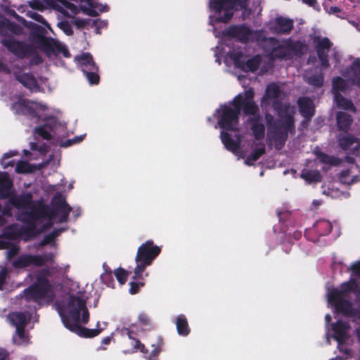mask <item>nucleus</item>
<instances>
[{
    "label": "nucleus",
    "mask_w": 360,
    "mask_h": 360,
    "mask_svg": "<svg viewBox=\"0 0 360 360\" xmlns=\"http://www.w3.org/2000/svg\"><path fill=\"white\" fill-rule=\"evenodd\" d=\"M230 58L233 60L234 65L240 69L244 67V61L242 60L243 53L242 51H234L230 53Z\"/></svg>",
    "instance_id": "37998d69"
},
{
    "label": "nucleus",
    "mask_w": 360,
    "mask_h": 360,
    "mask_svg": "<svg viewBox=\"0 0 360 360\" xmlns=\"http://www.w3.org/2000/svg\"><path fill=\"white\" fill-rule=\"evenodd\" d=\"M240 115L239 106L221 105V113L218 119L219 127L226 131H238Z\"/></svg>",
    "instance_id": "0eeeda50"
},
{
    "label": "nucleus",
    "mask_w": 360,
    "mask_h": 360,
    "mask_svg": "<svg viewBox=\"0 0 360 360\" xmlns=\"http://www.w3.org/2000/svg\"><path fill=\"white\" fill-rule=\"evenodd\" d=\"M31 104L37 103L29 99L20 98L12 104V109L18 115H23L30 119H39V115Z\"/></svg>",
    "instance_id": "2eb2a0df"
},
{
    "label": "nucleus",
    "mask_w": 360,
    "mask_h": 360,
    "mask_svg": "<svg viewBox=\"0 0 360 360\" xmlns=\"http://www.w3.org/2000/svg\"><path fill=\"white\" fill-rule=\"evenodd\" d=\"M60 28L64 31V32L66 34H68V35L72 34V27L68 22H60Z\"/></svg>",
    "instance_id": "e2e57ef3"
},
{
    "label": "nucleus",
    "mask_w": 360,
    "mask_h": 360,
    "mask_svg": "<svg viewBox=\"0 0 360 360\" xmlns=\"http://www.w3.org/2000/svg\"><path fill=\"white\" fill-rule=\"evenodd\" d=\"M334 100L339 108L356 112V108L352 103V100L345 98L342 94L334 96Z\"/></svg>",
    "instance_id": "473e14b6"
},
{
    "label": "nucleus",
    "mask_w": 360,
    "mask_h": 360,
    "mask_svg": "<svg viewBox=\"0 0 360 360\" xmlns=\"http://www.w3.org/2000/svg\"><path fill=\"white\" fill-rule=\"evenodd\" d=\"M262 63V58L259 55H255L252 58L248 59L245 63L244 62V67L242 70L245 72H255L258 70Z\"/></svg>",
    "instance_id": "f704fd0d"
},
{
    "label": "nucleus",
    "mask_w": 360,
    "mask_h": 360,
    "mask_svg": "<svg viewBox=\"0 0 360 360\" xmlns=\"http://www.w3.org/2000/svg\"><path fill=\"white\" fill-rule=\"evenodd\" d=\"M276 214H277V217L279 219V221L283 222V223L288 221L292 215V213L290 211L285 210L284 208L277 209Z\"/></svg>",
    "instance_id": "49530a36"
},
{
    "label": "nucleus",
    "mask_w": 360,
    "mask_h": 360,
    "mask_svg": "<svg viewBox=\"0 0 360 360\" xmlns=\"http://www.w3.org/2000/svg\"><path fill=\"white\" fill-rule=\"evenodd\" d=\"M232 105L239 106L240 113L243 110L245 115L251 116L250 117H260L259 109L255 101H245L243 103H231Z\"/></svg>",
    "instance_id": "b1692460"
},
{
    "label": "nucleus",
    "mask_w": 360,
    "mask_h": 360,
    "mask_svg": "<svg viewBox=\"0 0 360 360\" xmlns=\"http://www.w3.org/2000/svg\"><path fill=\"white\" fill-rule=\"evenodd\" d=\"M265 146L262 143L260 147L253 149L251 154L247 158L245 164L248 165H252L253 162L257 161L260 157L265 154Z\"/></svg>",
    "instance_id": "e433bc0d"
},
{
    "label": "nucleus",
    "mask_w": 360,
    "mask_h": 360,
    "mask_svg": "<svg viewBox=\"0 0 360 360\" xmlns=\"http://www.w3.org/2000/svg\"><path fill=\"white\" fill-rule=\"evenodd\" d=\"M8 25H11V21L4 17L3 15H0V32L3 30L6 29Z\"/></svg>",
    "instance_id": "052dcab7"
},
{
    "label": "nucleus",
    "mask_w": 360,
    "mask_h": 360,
    "mask_svg": "<svg viewBox=\"0 0 360 360\" xmlns=\"http://www.w3.org/2000/svg\"><path fill=\"white\" fill-rule=\"evenodd\" d=\"M333 44L329 38L316 35V56L320 61L321 69H328L330 68L328 60V53Z\"/></svg>",
    "instance_id": "ddd939ff"
},
{
    "label": "nucleus",
    "mask_w": 360,
    "mask_h": 360,
    "mask_svg": "<svg viewBox=\"0 0 360 360\" xmlns=\"http://www.w3.org/2000/svg\"><path fill=\"white\" fill-rule=\"evenodd\" d=\"M60 307L65 309L66 314L70 319V323L75 322V318L72 316V311L75 310L79 314V319H80V313L82 314V322L84 324L87 323L89 320V313L86 308V302L84 299L78 296L71 295L68 300L66 306H58V309Z\"/></svg>",
    "instance_id": "1a4fd4ad"
},
{
    "label": "nucleus",
    "mask_w": 360,
    "mask_h": 360,
    "mask_svg": "<svg viewBox=\"0 0 360 360\" xmlns=\"http://www.w3.org/2000/svg\"><path fill=\"white\" fill-rule=\"evenodd\" d=\"M56 49L58 52L61 53L65 58H69L71 56L68 49L64 46L58 44L56 46Z\"/></svg>",
    "instance_id": "0e129e2a"
},
{
    "label": "nucleus",
    "mask_w": 360,
    "mask_h": 360,
    "mask_svg": "<svg viewBox=\"0 0 360 360\" xmlns=\"http://www.w3.org/2000/svg\"><path fill=\"white\" fill-rule=\"evenodd\" d=\"M261 35L259 31L253 32L245 24L232 25L222 32L225 37L236 39L238 41L246 44L249 42L252 34Z\"/></svg>",
    "instance_id": "9d476101"
},
{
    "label": "nucleus",
    "mask_w": 360,
    "mask_h": 360,
    "mask_svg": "<svg viewBox=\"0 0 360 360\" xmlns=\"http://www.w3.org/2000/svg\"><path fill=\"white\" fill-rule=\"evenodd\" d=\"M248 122L250 124V129L254 138L257 141H260L265 136V126L262 122V117H249Z\"/></svg>",
    "instance_id": "aec40b11"
},
{
    "label": "nucleus",
    "mask_w": 360,
    "mask_h": 360,
    "mask_svg": "<svg viewBox=\"0 0 360 360\" xmlns=\"http://www.w3.org/2000/svg\"><path fill=\"white\" fill-rule=\"evenodd\" d=\"M11 24H12V26L8 25L6 27V30H10L11 32H12L15 34H20L21 31H22V28L20 27V26L16 25L13 22H11Z\"/></svg>",
    "instance_id": "680f3d73"
},
{
    "label": "nucleus",
    "mask_w": 360,
    "mask_h": 360,
    "mask_svg": "<svg viewBox=\"0 0 360 360\" xmlns=\"http://www.w3.org/2000/svg\"><path fill=\"white\" fill-rule=\"evenodd\" d=\"M328 300L334 304L335 308L338 311L342 312L349 317L356 316L357 310L354 309L352 302L345 300V297H340L338 293H336V295H328Z\"/></svg>",
    "instance_id": "4468645a"
},
{
    "label": "nucleus",
    "mask_w": 360,
    "mask_h": 360,
    "mask_svg": "<svg viewBox=\"0 0 360 360\" xmlns=\"http://www.w3.org/2000/svg\"><path fill=\"white\" fill-rule=\"evenodd\" d=\"M279 116L280 118L276 120V123L269 131L276 147L278 149L284 146L289 134L293 135L295 133V121L293 114L286 112L279 114Z\"/></svg>",
    "instance_id": "20e7f679"
},
{
    "label": "nucleus",
    "mask_w": 360,
    "mask_h": 360,
    "mask_svg": "<svg viewBox=\"0 0 360 360\" xmlns=\"http://www.w3.org/2000/svg\"><path fill=\"white\" fill-rule=\"evenodd\" d=\"M41 259V264L40 266H44L46 262H51L53 261L54 255L52 252L46 253L43 255H39Z\"/></svg>",
    "instance_id": "6e6d98bb"
},
{
    "label": "nucleus",
    "mask_w": 360,
    "mask_h": 360,
    "mask_svg": "<svg viewBox=\"0 0 360 360\" xmlns=\"http://www.w3.org/2000/svg\"><path fill=\"white\" fill-rule=\"evenodd\" d=\"M138 319H139V321L141 324V326L146 327V328L151 327V320L147 314L143 313V312L140 313Z\"/></svg>",
    "instance_id": "864d4df0"
},
{
    "label": "nucleus",
    "mask_w": 360,
    "mask_h": 360,
    "mask_svg": "<svg viewBox=\"0 0 360 360\" xmlns=\"http://www.w3.org/2000/svg\"><path fill=\"white\" fill-rule=\"evenodd\" d=\"M263 41V49L269 53V56L272 60H291L295 56L301 55L303 49V45L300 41H295L290 39L280 44L279 41L274 37H264Z\"/></svg>",
    "instance_id": "f03ea898"
},
{
    "label": "nucleus",
    "mask_w": 360,
    "mask_h": 360,
    "mask_svg": "<svg viewBox=\"0 0 360 360\" xmlns=\"http://www.w3.org/2000/svg\"><path fill=\"white\" fill-rule=\"evenodd\" d=\"M300 176L307 183L315 182V170L305 167L302 169Z\"/></svg>",
    "instance_id": "a18cd8bd"
},
{
    "label": "nucleus",
    "mask_w": 360,
    "mask_h": 360,
    "mask_svg": "<svg viewBox=\"0 0 360 360\" xmlns=\"http://www.w3.org/2000/svg\"><path fill=\"white\" fill-rule=\"evenodd\" d=\"M336 120L338 130L345 133L349 130L353 122L352 116L349 114L342 111L337 112Z\"/></svg>",
    "instance_id": "bb28decb"
},
{
    "label": "nucleus",
    "mask_w": 360,
    "mask_h": 360,
    "mask_svg": "<svg viewBox=\"0 0 360 360\" xmlns=\"http://www.w3.org/2000/svg\"><path fill=\"white\" fill-rule=\"evenodd\" d=\"M345 77L348 78L351 84L360 77V58H356L352 63L341 72Z\"/></svg>",
    "instance_id": "6ab92c4d"
},
{
    "label": "nucleus",
    "mask_w": 360,
    "mask_h": 360,
    "mask_svg": "<svg viewBox=\"0 0 360 360\" xmlns=\"http://www.w3.org/2000/svg\"><path fill=\"white\" fill-rule=\"evenodd\" d=\"M41 264V259L39 255L23 254L12 262V266L15 269H24L30 266H40Z\"/></svg>",
    "instance_id": "dca6fc26"
},
{
    "label": "nucleus",
    "mask_w": 360,
    "mask_h": 360,
    "mask_svg": "<svg viewBox=\"0 0 360 360\" xmlns=\"http://www.w3.org/2000/svg\"><path fill=\"white\" fill-rule=\"evenodd\" d=\"M58 314L65 327L80 337L91 338L98 335L102 331V329L100 328L89 329L80 326L79 324V314L75 310H74L72 313V316L75 318L74 323H70V319L66 314L65 308H59Z\"/></svg>",
    "instance_id": "423d86ee"
},
{
    "label": "nucleus",
    "mask_w": 360,
    "mask_h": 360,
    "mask_svg": "<svg viewBox=\"0 0 360 360\" xmlns=\"http://www.w3.org/2000/svg\"><path fill=\"white\" fill-rule=\"evenodd\" d=\"M221 140L225 148L233 153L236 152L240 148V141L233 140L231 134L227 131H221L220 134Z\"/></svg>",
    "instance_id": "7c9ffc66"
},
{
    "label": "nucleus",
    "mask_w": 360,
    "mask_h": 360,
    "mask_svg": "<svg viewBox=\"0 0 360 360\" xmlns=\"http://www.w3.org/2000/svg\"><path fill=\"white\" fill-rule=\"evenodd\" d=\"M275 31L279 34H289L293 28V20L278 17L275 20Z\"/></svg>",
    "instance_id": "cd10ccee"
},
{
    "label": "nucleus",
    "mask_w": 360,
    "mask_h": 360,
    "mask_svg": "<svg viewBox=\"0 0 360 360\" xmlns=\"http://www.w3.org/2000/svg\"><path fill=\"white\" fill-rule=\"evenodd\" d=\"M255 91L252 88H250L245 91V95H237L231 102V103H243L245 101H254Z\"/></svg>",
    "instance_id": "a19ab883"
},
{
    "label": "nucleus",
    "mask_w": 360,
    "mask_h": 360,
    "mask_svg": "<svg viewBox=\"0 0 360 360\" xmlns=\"http://www.w3.org/2000/svg\"><path fill=\"white\" fill-rule=\"evenodd\" d=\"M83 138H84V136H75L73 139L66 140L62 144V146L68 147L74 143H79L83 140Z\"/></svg>",
    "instance_id": "4d7b16f0"
},
{
    "label": "nucleus",
    "mask_w": 360,
    "mask_h": 360,
    "mask_svg": "<svg viewBox=\"0 0 360 360\" xmlns=\"http://www.w3.org/2000/svg\"><path fill=\"white\" fill-rule=\"evenodd\" d=\"M176 327L179 335L186 337L191 333L187 318L184 314H179L176 318Z\"/></svg>",
    "instance_id": "2f4dec72"
},
{
    "label": "nucleus",
    "mask_w": 360,
    "mask_h": 360,
    "mask_svg": "<svg viewBox=\"0 0 360 360\" xmlns=\"http://www.w3.org/2000/svg\"><path fill=\"white\" fill-rule=\"evenodd\" d=\"M15 172L18 174L30 172V165L25 161H19L16 165Z\"/></svg>",
    "instance_id": "09e8293b"
},
{
    "label": "nucleus",
    "mask_w": 360,
    "mask_h": 360,
    "mask_svg": "<svg viewBox=\"0 0 360 360\" xmlns=\"http://www.w3.org/2000/svg\"><path fill=\"white\" fill-rule=\"evenodd\" d=\"M163 346V340L161 337L156 338L155 342L151 345L152 350L148 356V360H156L157 357L162 351Z\"/></svg>",
    "instance_id": "4c0bfd02"
},
{
    "label": "nucleus",
    "mask_w": 360,
    "mask_h": 360,
    "mask_svg": "<svg viewBox=\"0 0 360 360\" xmlns=\"http://www.w3.org/2000/svg\"><path fill=\"white\" fill-rule=\"evenodd\" d=\"M360 290V284L359 285L357 281L355 278H350L348 281L342 283L340 285V288L333 289L328 293V295H336L338 293L340 297H345L349 292H357Z\"/></svg>",
    "instance_id": "a211bd4d"
},
{
    "label": "nucleus",
    "mask_w": 360,
    "mask_h": 360,
    "mask_svg": "<svg viewBox=\"0 0 360 360\" xmlns=\"http://www.w3.org/2000/svg\"><path fill=\"white\" fill-rule=\"evenodd\" d=\"M13 186L12 181L6 175L0 176V193L7 194Z\"/></svg>",
    "instance_id": "79ce46f5"
},
{
    "label": "nucleus",
    "mask_w": 360,
    "mask_h": 360,
    "mask_svg": "<svg viewBox=\"0 0 360 360\" xmlns=\"http://www.w3.org/2000/svg\"><path fill=\"white\" fill-rule=\"evenodd\" d=\"M338 142L339 146L343 150L350 149L354 143L356 146L353 148L354 150H358L360 148V143L359 139L350 134H340L338 136Z\"/></svg>",
    "instance_id": "412c9836"
},
{
    "label": "nucleus",
    "mask_w": 360,
    "mask_h": 360,
    "mask_svg": "<svg viewBox=\"0 0 360 360\" xmlns=\"http://www.w3.org/2000/svg\"><path fill=\"white\" fill-rule=\"evenodd\" d=\"M114 274H115L117 281L121 285H123L126 283V281L127 280L129 272L127 271H126L125 269L120 267V268L116 269L114 271Z\"/></svg>",
    "instance_id": "c03bdc74"
},
{
    "label": "nucleus",
    "mask_w": 360,
    "mask_h": 360,
    "mask_svg": "<svg viewBox=\"0 0 360 360\" xmlns=\"http://www.w3.org/2000/svg\"><path fill=\"white\" fill-rule=\"evenodd\" d=\"M161 247L155 245L153 240H148L142 243L137 250L135 257L136 263L132 278L143 280V273L147 266H150L161 252Z\"/></svg>",
    "instance_id": "7ed1b4c3"
},
{
    "label": "nucleus",
    "mask_w": 360,
    "mask_h": 360,
    "mask_svg": "<svg viewBox=\"0 0 360 360\" xmlns=\"http://www.w3.org/2000/svg\"><path fill=\"white\" fill-rule=\"evenodd\" d=\"M297 105L300 114L308 122L313 116L312 100L308 97H300Z\"/></svg>",
    "instance_id": "393cba45"
},
{
    "label": "nucleus",
    "mask_w": 360,
    "mask_h": 360,
    "mask_svg": "<svg viewBox=\"0 0 360 360\" xmlns=\"http://www.w3.org/2000/svg\"><path fill=\"white\" fill-rule=\"evenodd\" d=\"M265 120L267 125L268 131L271 130V128L274 126V123H276V120L274 116L270 113L265 114Z\"/></svg>",
    "instance_id": "13d9d810"
},
{
    "label": "nucleus",
    "mask_w": 360,
    "mask_h": 360,
    "mask_svg": "<svg viewBox=\"0 0 360 360\" xmlns=\"http://www.w3.org/2000/svg\"><path fill=\"white\" fill-rule=\"evenodd\" d=\"M333 229V226L329 221L318 220L316 221V233L320 236L329 234Z\"/></svg>",
    "instance_id": "58836bf2"
},
{
    "label": "nucleus",
    "mask_w": 360,
    "mask_h": 360,
    "mask_svg": "<svg viewBox=\"0 0 360 360\" xmlns=\"http://www.w3.org/2000/svg\"><path fill=\"white\" fill-rule=\"evenodd\" d=\"M25 327H17L15 328V333L21 340H24L25 335Z\"/></svg>",
    "instance_id": "338daca9"
},
{
    "label": "nucleus",
    "mask_w": 360,
    "mask_h": 360,
    "mask_svg": "<svg viewBox=\"0 0 360 360\" xmlns=\"http://www.w3.org/2000/svg\"><path fill=\"white\" fill-rule=\"evenodd\" d=\"M75 58L89 84L91 85L98 84L100 82L98 67L94 61L91 54L89 53H84L77 56Z\"/></svg>",
    "instance_id": "6e6552de"
},
{
    "label": "nucleus",
    "mask_w": 360,
    "mask_h": 360,
    "mask_svg": "<svg viewBox=\"0 0 360 360\" xmlns=\"http://www.w3.org/2000/svg\"><path fill=\"white\" fill-rule=\"evenodd\" d=\"M280 87L276 83L269 84L265 91V98L268 99H276L281 95Z\"/></svg>",
    "instance_id": "ea45409f"
},
{
    "label": "nucleus",
    "mask_w": 360,
    "mask_h": 360,
    "mask_svg": "<svg viewBox=\"0 0 360 360\" xmlns=\"http://www.w3.org/2000/svg\"><path fill=\"white\" fill-rule=\"evenodd\" d=\"M35 132L42 139L49 141L52 136L50 132L46 129L44 126H39L35 128Z\"/></svg>",
    "instance_id": "3c124183"
},
{
    "label": "nucleus",
    "mask_w": 360,
    "mask_h": 360,
    "mask_svg": "<svg viewBox=\"0 0 360 360\" xmlns=\"http://www.w3.org/2000/svg\"><path fill=\"white\" fill-rule=\"evenodd\" d=\"M50 275L49 269L45 268L39 271L37 282L23 291L26 301L39 302L48 295V292L51 290V285L48 279Z\"/></svg>",
    "instance_id": "39448f33"
},
{
    "label": "nucleus",
    "mask_w": 360,
    "mask_h": 360,
    "mask_svg": "<svg viewBox=\"0 0 360 360\" xmlns=\"http://www.w3.org/2000/svg\"><path fill=\"white\" fill-rule=\"evenodd\" d=\"M15 79L30 90L37 88L38 84L36 78L29 72H18L15 74Z\"/></svg>",
    "instance_id": "a878e982"
},
{
    "label": "nucleus",
    "mask_w": 360,
    "mask_h": 360,
    "mask_svg": "<svg viewBox=\"0 0 360 360\" xmlns=\"http://www.w3.org/2000/svg\"><path fill=\"white\" fill-rule=\"evenodd\" d=\"M316 158H320L323 162L331 166H338L343 162V160L339 158L323 154L320 150H318L317 147Z\"/></svg>",
    "instance_id": "c9c22d12"
},
{
    "label": "nucleus",
    "mask_w": 360,
    "mask_h": 360,
    "mask_svg": "<svg viewBox=\"0 0 360 360\" xmlns=\"http://www.w3.org/2000/svg\"><path fill=\"white\" fill-rule=\"evenodd\" d=\"M90 21V19L76 18L73 21V24L77 28L82 29L84 28L87 25H89Z\"/></svg>",
    "instance_id": "5fc2aeb1"
},
{
    "label": "nucleus",
    "mask_w": 360,
    "mask_h": 360,
    "mask_svg": "<svg viewBox=\"0 0 360 360\" xmlns=\"http://www.w3.org/2000/svg\"><path fill=\"white\" fill-rule=\"evenodd\" d=\"M24 227L19 231L15 224H12L4 228L1 234H0V239H6L8 240H16L23 233Z\"/></svg>",
    "instance_id": "c85d7f7f"
},
{
    "label": "nucleus",
    "mask_w": 360,
    "mask_h": 360,
    "mask_svg": "<svg viewBox=\"0 0 360 360\" xmlns=\"http://www.w3.org/2000/svg\"><path fill=\"white\" fill-rule=\"evenodd\" d=\"M32 194L31 193H25L18 196L12 197L10 202L12 205L18 209H27L33 203Z\"/></svg>",
    "instance_id": "5701e85b"
},
{
    "label": "nucleus",
    "mask_w": 360,
    "mask_h": 360,
    "mask_svg": "<svg viewBox=\"0 0 360 360\" xmlns=\"http://www.w3.org/2000/svg\"><path fill=\"white\" fill-rule=\"evenodd\" d=\"M1 44L8 51L20 59L26 58L27 56V53H33L34 51V45L27 44L23 41L15 40L13 37H8L2 39Z\"/></svg>",
    "instance_id": "9b49d317"
},
{
    "label": "nucleus",
    "mask_w": 360,
    "mask_h": 360,
    "mask_svg": "<svg viewBox=\"0 0 360 360\" xmlns=\"http://www.w3.org/2000/svg\"><path fill=\"white\" fill-rule=\"evenodd\" d=\"M19 247L17 245H13L10 248V249L8 251V258L12 259L15 256H16L19 252Z\"/></svg>",
    "instance_id": "69168bd1"
},
{
    "label": "nucleus",
    "mask_w": 360,
    "mask_h": 360,
    "mask_svg": "<svg viewBox=\"0 0 360 360\" xmlns=\"http://www.w3.org/2000/svg\"><path fill=\"white\" fill-rule=\"evenodd\" d=\"M122 333H125L130 340H132L131 345L134 347V351L139 349L141 352L146 354L148 350L146 349L143 344L141 342V341L135 337V333H134L131 330L127 328H124L122 329Z\"/></svg>",
    "instance_id": "72a5a7b5"
},
{
    "label": "nucleus",
    "mask_w": 360,
    "mask_h": 360,
    "mask_svg": "<svg viewBox=\"0 0 360 360\" xmlns=\"http://www.w3.org/2000/svg\"><path fill=\"white\" fill-rule=\"evenodd\" d=\"M352 274L360 278V260L352 264L349 268Z\"/></svg>",
    "instance_id": "bf43d9fd"
},
{
    "label": "nucleus",
    "mask_w": 360,
    "mask_h": 360,
    "mask_svg": "<svg viewBox=\"0 0 360 360\" xmlns=\"http://www.w3.org/2000/svg\"><path fill=\"white\" fill-rule=\"evenodd\" d=\"M32 56L30 64L31 65H37L41 64L43 62V59L41 56L39 55V53L37 52L36 48L34 47V51L33 53H27V57Z\"/></svg>",
    "instance_id": "8fccbe9b"
},
{
    "label": "nucleus",
    "mask_w": 360,
    "mask_h": 360,
    "mask_svg": "<svg viewBox=\"0 0 360 360\" xmlns=\"http://www.w3.org/2000/svg\"><path fill=\"white\" fill-rule=\"evenodd\" d=\"M11 325L17 327H26L30 319L25 312H12L8 316Z\"/></svg>",
    "instance_id": "c756f323"
},
{
    "label": "nucleus",
    "mask_w": 360,
    "mask_h": 360,
    "mask_svg": "<svg viewBox=\"0 0 360 360\" xmlns=\"http://www.w3.org/2000/svg\"><path fill=\"white\" fill-rule=\"evenodd\" d=\"M133 281H131L129 283V292L131 295H135L139 292V288L141 287L144 286L145 283L142 281H135L136 280H134L132 278Z\"/></svg>",
    "instance_id": "603ef678"
},
{
    "label": "nucleus",
    "mask_w": 360,
    "mask_h": 360,
    "mask_svg": "<svg viewBox=\"0 0 360 360\" xmlns=\"http://www.w3.org/2000/svg\"><path fill=\"white\" fill-rule=\"evenodd\" d=\"M72 207L60 195L54 196L52 208H49L42 201L33 202L29 211L24 212L27 225L24 227L23 233L30 237H35L37 234L36 221L41 219H53L60 215L58 223L67 222Z\"/></svg>",
    "instance_id": "f257e3e1"
},
{
    "label": "nucleus",
    "mask_w": 360,
    "mask_h": 360,
    "mask_svg": "<svg viewBox=\"0 0 360 360\" xmlns=\"http://www.w3.org/2000/svg\"><path fill=\"white\" fill-rule=\"evenodd\" d=\"M349 82L340 76L334 77L331 81V91L334 96L346 93L349 89Z\"/></svg>",
    "instance_id": "4be33fe9"
},
{
    "label": "nucleus",
    "mask_w": 360,
    "mask_h": 360,
    "mask_svg": "<svg viewBox=\"0 0 360 360\" xmlns=\"http://www.w3.org/2000/svg\"><path fill=\"white\" fill-rule=\"evenodd\" d=\"M304 237L309 241L314 243L313 229H307L304 232Z\"/></svg>",
    "instance_id": "774afa93"
},
{
    "label": "nucleus",
    "mask_w": 360,
    "mask_h": 360,
    "mask_svg": "<svg viewBox=\"0 0 360 360\" xmlns=\"http://www.w3.org/2000/svg\"><path fill=\"white\" fill-rule=\"evenodd\" d=\"M333 338L340 345L346 342L349 338L348 330L350 326L348 323L342 321H338L332 325Z\"/></svg>",
    "instance_id": "f3484780"
},
{
    "label": "nucleus",
    "mask_w": 360,
    "mask_h": 360,
    "mask_svg": "<svg viewBox=\"0 0 360 360\" xmlns=\"http://www.w3.org/2000/svg\"><path fill=\"white\" fill-rule=\"evenodd\" d=\"M210 8L216 13H221L222 11L225 13L224 15L217 16L215 19L217 22H229L233 16V10L235 7L233 0H211L210 2Z\"/></svg>",
    "instance_id": "f8f14e48"
},
{
    "label": "nucleus",
    "mask_w": 360,
    "mask_h": 360,
    "mask_svg": "<svg viewBox=\"0 0 360 360\" xmlns=\"http://www.w3.org/2000/svg\"><path fill=\"white\" fill-rule=\"evenodd\" d=\"M101 279L103 283H105L108 287L113 288L114 286V279L112 276V271L109 270L108 271L104 272L101 276Z\"/></svg>",
    "instance_id": "de8ad7c7"
}]
</instances>
